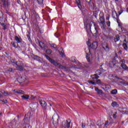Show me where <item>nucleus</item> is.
Returning a JSON list of instances; mask_svg holds the SVG:
<instances>
[{"label":"nucleus","mask_w":128,"mask_h":128,"mask_svg":"<svg viewBox=\"0 0 128 128\" xmlns=\"http://www.w3.org/2000/svg\"><path fill=\"white\" fill-rule=\"evenodd\" d=\"M124 62H126V61L124 60H122L120 61V64H124Z\"/></svg>","instance_id":"nucleus-45"},{"label":"nucleus","mask_w":128,"mask_h":128,"mask_svg":"<svg viewBox=\"0 0 128 128\" xmlns=\"http://www.w3.org/2000/svg\"><path fill=\"white\" fill-rule=\"evenodd\" d=\"M121 66L124 68V70H128V67L126 66V65L124 64H121Z\"/></svg>","instance_id":"nucleus-19"},{"label":"nucleus","mask_w":128,"mask_h":128,"mask_svg":"<svg viewBox=\"0 0 128 128\" xmlns=\"http://www.w3.org/2000/svg\"><path fill=\"white\" fill-rule=\"evenodd\" d=\"M24 128H26V126L24 127ZM28 128H32V126H28Z\"/></svg>","instance_id":"nucleus-53"},{"label":"nucleus","mask_w":128,"mask_h":128,"mask_svg":"<svg viewBox=\"0 0 128 128\" xmlns=\"http://www.w3.org/2000/svg\"><path fill=\"white\" fill-rule=\"evenodd\" d=\"M16 70H22L24 69V68L22 67V65L19 66H16Z\"/></svg>","instance_id":"nucleus-21"},{"label":"nucleus","mask_w":128,"mask_h":128,"mask_svg":"<svg viewBox=\"0 0 128 128\" xmlns=\"http://www.w3.org/2000/svg\"><path fill=\"white\" fill-rule=\"evenodd\" d=\"M98 42L95 41L92 44V48L94 50H96V48H98Z\"/></svg>","instance_id":"nucleus-10"},{"label":"nucleus","mask_w":128,"mask_h":128,"mask_svg":"<svg viewBox=\"0 0 128 128\" xmlns=\"http://www.w3.org/2000/svg\"><path fill=\"white\" fill-rule=\"evenodd\" d=\"M116 114H118V112H115L114 114H113L114 118H116Z\"/></svg>","instance_id":"nucleus-41"},{"label":"nucleus","mask_w":128,"mask_h":128,"mask_svg":"<svg viewBox=\"0 0 128 128\" xmlns=\"http://www.w3.org/2000/svg\"><path fill=\"white\" fill-rule=\"evenodd\" d=\"M2 50V47H0V50Z\"/></svg>","instance_id":"nucleus-55"},{"label":"nucleus","mask_w":128,"mask_h":128,"mask_svg":"<svg viewBox=\"0 0 128 128\" xmlns=\"http://www.w3.org/2000/svg\"><path fill=\"white\" fill-rule=\"evenodd\" d=\"M21 98L22 100H28L30 96H28V94H24L21 96Z\"/></svg>","instance_id":"nucleus-15"},{"label":"nucleus","mask_w":128,"mask_h":128,"mask_svg":"<svg viewBox=\"0 0 128 128\" xmlns=\"http://www.w3.org/2000/svg\"><path fill=\"white\" fill-rule=\"evenodd\" d=\"M104 126H108V120H106L104 124Z\"/></svg>","instance_id":"nucleus-44"},{"label":"nucleus","mask_w":128,"mask_h":128,"mask_svg":"<svg viewBox=\"0 0 128 128\" xmlns=\"http://www.w3.org/2000/svg\"><path fill=\"white\" fill-rule=\"evenodd\" d=\"M12 92H14L15 94H24V92L22 90H12Z\"/></svg>","instance_id":"nucleus-8"},{"label":"nucleus","mask_w":128,"mask_h":128,"mask_svg":"<svg viewBox=\"0 0 128 128\" xmlns=\"http://www.w3.org/2000/svg\"><path fill=\"white\" fill-rule=\"evenodd\" d=\"M24 64H22V62L18 60V62H16V64H13V66H23Z\"/></svg>","instance_id":"nucleus-14"},{"label":"nucleus","mask_w":128,"mask_h":128,"mask_svg":"<svg viewBox=\"0 0 128 128\" xmlns=\"http://www.w3.org/2000/svg\"><path fill=\"white\" fill-rule=\"evenodd\" d=\"M96 74L92 75L91 78H92V80H96Z\"/></svg>","instance_id":"nucleus-42"},{"label":"nucleus","mask_w":128,"mask_h":128,"mask_svg":"<svg viewBox=\"0 0 128 128\" xmlns=\"http://www.w3.org/2000/svg\"><path fill=\"white\" fill-rule=\"evenodd\" d=\"M100 24H102V26H104V24H106L104 18V17L102 16L100 17Z\"/></svg>","instance_id":"nucleus-9"},{"label":"nucleus","mask_w":128,"mask_h":128,"mask_svg":"<svg viewBox=\"0 0 128 128\" xmlns=\"http://www.w3.org/2000/svg\"><path fill=\"white\" fill-rule=\"evenodd\" d=\"M102 46L104 50H108V44H103L102 45Z\"/></svg>","instance_id":"nucleus-18"},{"label":"nucleus","mask_w":128,"mask_h":128,"mask_svg":"<svg viewBox=\"0 0 128 128\" xmlns=\"http://www.w3.org/2000/svg\"><path fill=\"white\" fill-rule=\"evenodd\" d=\"M40 104L42 106V108H43L44 110H46V103L44 100L40 102Z\"/></svg>","instance_id":"nucleus-7"},{"label":"nucleus","mask_w":128,"mask_h":128,"mask_svg":"<svg viewBox=\"0 0 128 128\" xmlns=\"http://www.w3.org/2000/svg\"><path fill=\"white\" fill-rule=\"evenodd\" d=\"M87 2L89 3V8L90 10H96V6L92 2H90V0H86Z\"/></svg>","instance_id":"nucleus-6"},{"label":"nucleus","mask_w":128,"mask_h":128,"mask_svg":"<svg viewBox=\"0 0 128 128\" xmlns=\"http://www.w3.org/2000/svg\"><path fill=\"white\" fill-rule=\"evenodd\" d=\"M60 54L62 56V58H64L66 56V54H64V50L60 51L59 52Z\"/></svg>","instance_id":"nucleus-25"},{"label":"nucleus","mask_w":128,"mask_h":128,"mask_svg":"<svg viewBox=\"0 0 128 128\" xmlns=\"http://www.w3.org/2000/svg\"><path fill=\"white\" fill-rule=\"evenodd\" d=\"M0 92H1V94H2V96H6V92L4 90H1L0 91Z\"/></svg>","instance_id":"nucleus-28"},{"label":"nucleus","mask_w":128,"mask_h":128,"mask_svg":"<svg viewBox=\"0 0 128 128\" xmlns=\"http://www.w3.org/2000/svg\"><path fill=\"white\" fill-rule=\"evenodd\" d=\"M119 53L122 54V50H119Z\"/></svg>","instance_id":"nucleus-56"},{"label":"nucleus","mask_w":128,"mask_h":128,"mask_svg":"<svg viewBox=\"0 0 128 128\" xmlns=\"http://www.w3.org/2000/svg\"><path fill=\"white\" fill-rule=\"evenodd\" d=\"M0 18H4V13L0 11Z\"/></svg>","instance_id":"nucleus-32"},{"label":"nucleus","mask_w":128,"mask_h":128,"mask_svg":"<svg viewBox=\"0 0 128 128\" xmlns=\"http://www.w3.org/2000/svg\"><path fill=\"white\" fill-rule=\"evenodd\" d=\"M114 40L115 42H118L120 40V36L116 35L114 37Z\"/></svg>","instance_id":"nucleus-20"},{"label":"nucleus","mask_w":128,"mask_h":128,"mask_svg":"<svg viewBox=\"0 0 128 128\" xmlns=\"http://www.w3.org/2000/svg\"><path fill=\"white\" fill-rule=\"evenodd\" d=\"M127 10H128V8H127Z\"/></svg>","instance_id":"nucleus-63"},{"label":"nucleus","mask_w":128,"mask_h":128,"mask_svg":"<svg viewBox=\"0 0 128 128\" xmlns=\"http://www.w3.org/2000/svg\"><path fill=\"white\" fill-rule=\"evenodd\" d=\"M124 48L126 50H128V45L126 43H124L122 44Z\"/></svg>","instance_id":"nucleus-29"},{"label":"nucleus","mask_w":128,"mask_h":128,"mask_svg":"<svg viewBox=\"0 0 128 128\" xmlns=\"http://www.w3.org/2000/svg\"><path fill=\"white\" fill-rule=\"evenodd\" d=\"M100 78V76L96 74V79L95 80H98V78Z\"/></svg>","instance_id":"nucleus-52"},{"label":"nucleus","mask_w":128,"mask_h":128,"mask_svg":"<svg viewBox=\"0 0 128 128\" xmlns=\"http://www.w3.org/2000/svg\"><path fill=\"white\" fill-rule=\"evenodd\" d=\"M35 98L36 97L33 96H32L31 97H30V98H31V100H34Z\"/></svg>","instance_id":"nucleus-51"},{"label":"nucleus","mask_w":128,"mask_h":128,"mask_svg":"<svg viewBox=\"0 0 128 128\" xmlns=\"http://www.w3.org/2000/svg\"><path fill=\"white\" fill-rule=\"evenodd\" d=\"M38 108V104H37V103H36V104H32L30 105V108H34H34Z\"/></svg>","instance_id":"nucleus-22"},{"label":"nucleus","mask_w":128,"mask_h":128,"mask_svg":"<svg viewBox=\"0 0 128 128\" xmlns=\"http://www.w3.org/2000/svg\"><path fill=\"white\" fill-rule=\"evenodd\" d=\"M62 126L63 128H70V119H68L66 121L62 122Z\"/></svg>","instance_id":"nucleus-4"},{"label":"nucleus","mask_w":128,"mask_h":128,"mask_svg":"<svg viewBox=\"0 0 128 128\" xmlns=\"http://www.w3.org/2000/svg\"><path fill=\"white\" fill-rule=\"evenodd\" d=\"M112 94H118V90H114L110 92Z\"/></svg>","instance_id":"nucleus-26"},{"label":"nucleus","mask_w":128,"mask_h":128,"mask_svg":"<svg viewBox=\"0 0 128 128\" xmlns=\"http://www.w3.org/2000/svg\"><path fill=\"white\" fill-rule=\"evenodd\" d=\"M2 102H4V104H6L8 102V100H2Z\"/></svg>","instance_id":"nucleus-49"},{"label":"nucleus","mask_w":128,"mask_h":128,"mask_svg":"<svg viewBox=\"0 0 128 128\" xmlns=\"http://www.w3.org/2000/svg\"><path fill=\"white\" fill-rule=\"evenodd\" d=\"M14 40L16 42H17L18 44H20V42H22V38H18V36H14Z\"/></svg>","instance_id":"nucleus-11"},{"label":"nucleus","mask_w":128,"mask_h":128,"mask_svg":"<svg viewBox=\"0 0 128 128\" xmlns=\"http://www.w3.org/2000/svg\"><path fill=\"white\" fill-rule=\"evenodd\" d=\"M51 46L52 48H56V45L54 44H51Z\"/></svg>","instance_id":"nucleus-40"},{"label":"nucleus","mask_w":128,"mask_h":128,"mask_svg":"<svg viewBox=\"0 0 128 128\" xmlns=\"http://www.w3.org/2000/svg\"><path fill=\"white\" fill-rule=\"evenodd\" d=\"M46 60H49V62H50V60H52V59H51L50 58V56H48L46 55Z\"/></svg>","instance_id":"nucleus-34"},{"label":"nucleus","mask_w":128,"mask_h":128,"mask_svg":"<svg viewBox=\"0 0 128 128\" xmlns=\"http://www.w3.org/2000/svg\"><path fill=\"white\" fill-rule=\"evenodd\" d=\"M96 84H100V80H97Z\"/></svg>","instance_id":"nucleus-46"},{"label":"nucleus","mask_w":128,"mask_h":128,"mask_svg":"<svg viewBox=\"0 0 128 128\" xmlns=\"http://www.w3.org/2000/svg\"><path fill=\"white\" fill-rule=\"evenodd\" d=\"M39 46L41 48H44V44L42 42H39Z\"/></svg>","instance_id":"nucleus-24"},{"label":"nucleus","mask_w":128,"mask_h":128,"mask_svg":"<svg viewBox=\"0 0 128 128\" xmlns=\"http://www.w3.org/2000/svg\"><path fill=\"white\" fill-rule=\"evenodd\" d=\"M106 24L108 26H110V21H107V22H106Z\"/></svg>","instance_id":"nucleus-38"},{"label":"nucleus","mask_w":128,"mask_h":128,"mask_svg":"<svg viewBox=\"0 0 128 128\" xmlns=\"http://www.w3.org/2000/svg\"><path fill=\"white\" fill-rule=\"evenodd\" d=\"M96 11H94V14H96Z\"/></svg>","instance_id":"nucleus-60"},{"label":"nucleus","mask_w":128,"mask_h":128,"mask_svg":"<svg viewBox=\"0 0 128 128\" xmlns=\"http://www.w3.org/2000/svg\"><path fill=\"white\" fill-rule=\"evenodd\" d=\"M2 98V94L0 93V98Z\"/></svg>","instance_id":"nucleus-54"},{"label":"nucleus","mask_w":128,"mask_h":128,"mask_svg":"<svg viewBox=\"0 0 128 128\" xmlns=\"http://www.w3.org/2000/svg\"><path fill=\"white\" fill-rule=\"evenodd\" d=\"M0 34H1V36H0V38H2V32H0Z\"/></svg>","instance_id":"nucleus-57"},{"label":"nucleus","mask_w":128,"mask_h":128,"mask_svg":"<svg viewBox=\"0 0 128 128\" xmlns=\"http://www.w3.org/2000/svg\"><path fill=\"white\" fill-rule=\"evenodd\" d=\"M52 50H46V54H52Z\"/></svg>","instance_id":"nucleus-33"},{"label":"nucleus","mask_w":128,"mask_h":128,"mask_svg":"<svg viewBox=\"0 0 128 128\" xmlns=\"http://www.w3.org/2000/svg\"><path fill=\"white\" fill-rule=\"evenodd\" d=\"M116 104H117V103H116V102H113L112 104V106H114V107L116 106Z\"/></svg>","instance_id":"nucleus-36"},{"label":"nucleus","mask_w":128,"mask_h":128,"mask_svg":"<svg viewBox=\"0 0 128 128\" xmlns=\"http://www.w3.org/2000/svg\"><path fill=\"white\" fill-rule=\"evenodd\" d=\"M11 44L12 46H14V48H20V46H18V44H16V43L14 42H11Z\"/></svg>","instance_id":"nucleus-13"},{"label":"nucleus","mask_w":128,"mask_h":128,"mask_svg":"<svg viewBox=\"0 0 128 128\" xmlns=\"http://www.w3.org/2000/svg\"><path fill=\"white\" fill-rule=\"evenodd\" d=\"M28 40H30V38H28Z\"/></svg>","instance_id":"nucleus-61"},{"label":"nucleus","mask_w":128,"mask_h":128,"mask_svg":"<svg viewBox=\"0 0 128 128\" xmlns=\"http://www.w3.org/2000/svg\"><path fill=\"white\" fill-rule=\"evenodd\" d=\"M86 30L88 34H92L94 36H96V34H98V27L96 26V24L94 22H90V24H87L86 26Z\"/></svg>","instance_id":"nucleus-1"},{"label":"nucleus","mask_w":128,"mask_h":128,"mask_svg":"<svg viewBox=\"0 0 128 128\" xmlns=\"http://www.w3.org/2000/svg\"><path fill=\"white\" fill-rule=\"evenodd\" d=\"M106 20H110V15L109 14L107 15Z\"/></svg>","instance_id":"nucleus-47"},{"label":"nucleus","mask_w":128,"mask_h":128,"mask_svg":"<svg viewBox=\"0 0 128 128\" xmlns=\"http://www.w3.org/2000/svg\"><path fill=\"white\" fill-rule=\"evenodd\" d=\"M37 2L38 4H40V6H43L42 2H44V0H37Z\"/></svg>","instance_id":"nucleus-27"},{"label":"nucleus","mask_w":128,"mask_h":128,"mask_svg":"<svg viewBox=\"0 0 128 128\" xmlns=\"http://www.w3.org/2000/svg\"><path fill=\"white\" fill-rule=\"evenodd\" d=\"M52 118L53 120L52 124L54 126H56L58 124V114H54Z\"/></svg>","instance_id":"nucleus-3"},{"label":"nucleus","mask_w":128,"mask_h":128,"mask_svg":"<svg viewBox=\"0 0 128 128\" xmlns=\"http://www.w3.org/2000/svg\"><path fill=\"white\" fill-rule=\"evenodd\" d=\"M2 113L0 112V116H2Z\"/></svg>","instance_id":"nucleus-58"},{"label":"nucleus","mask_w":128,"mask_h":128,"mask_svg":"<svg viewBox=\"0 0 128 128\" xmlns=\"http://www.w3.org/2000/svg\"><path fill=\"white\" fill-rule=\"evenodd\" d=\"M76 2L78 6V7L80 8V10H82V6L80 4V0H76Z\"/></svg>","instance_id":"nucleus-16"},{"label":"nucleus","mask_w":128,"mask_h":128,"mask_svg":"<svg viewBox=\"0 0 128 128\" xmlns=\"http://www.w3.org/2000/svg\"><path fill=\"white\" fill-rule=\"evenodd\" d=\"M12 94H13L11 92H6V95L5 96H12Z\"/></svg>","instance_id":"nucleus-30"},{"label":"nucleus","mask_w":128,"mask_h":128,"mask_svg":"<svg viewBox=\"0 0 128 128\" xmlns=\"http://www.w3.org/2000/svg\"><path fill=\"white\" fill-rule=\"evenodd\" d=\"M94 88H95V90H96V92H97L98 94H102V90H100L98 89V87L95 86Z\"/></svg>","instance_id":"nucleus-12"},{"label":"nucleus","mask_w":128,"mask_h":128,"mask_svg":"<svg viewBox=\"0 0 128 128\" xmlns=\"http://www.w3.org/2000/svg\"><path fill=\"white\" fill-rule=\"evenodd\" d=\"M18 126H20V122L16 121L15 122V126H16V128H18Z\"/></svg>","instance_id":"nucleus-31"},{"label":"nucleus","mask_w":128,"mask_h":128,"mask_svg":"<svg viewBox=\"0 0 128 128\" xmlns=\"http://www.w3.org/2000/svg\"><path fill=\"white\" fill-rule=\"evenodd\" d=\"M90 126H96V124H94V122H91Z\"/></svg>","instance_id":"nucleus-37"},{"label":"nucleus","mask_w":128,"mask_h":128,"mask_svg":"<svg viewBox=\"0 0 128 128\" xmlns=\"http://www.w3.org/2000/svg\"><path fill=\"white\" fill-rule=\"evenodd\" d=\"M72 60H72V62H76V58H72Z\"/></svg>","instance_id":"nucleus-50"},{"label":"nucleus","mask_w":128,"mask_h":128,"mask_svg":"<svg viewBox=\"0 0 128 128\" xmlns=\"http://www.w3.org/2000/svg\"><path fill=\"white\" fill-rule=\"evenodd\" d=\"M115 2H118V0H114Z\"/></svg>","instance_id":"nucleus-59"},{"label":"nucleus","mask_w":128,"mask_h":128,"mask_svg":"<svg viewBox=\"0 0 128 128\" xmlns=\"http://www.w3.org/2000/svg\"><path fill=\"white\" fill-rule=\"evenodd\" d=\"M120 112H121L122 114H128V112H126V110H124V111L122 110V111H120Z\"/></svg>","instance_id":"nucleus-43"},{"label":"nucleus","mask_w":128,"mask_h":128,"mask_svg":"<svg viewBox=\"0 0 128 128\" xmlns=\"http://www.w3.org/2000/svg\"><path fill=\"white\" fill-rule=\"evenodd\" d=\"M3 2V6L4 8H6L8 6V2H6V0H1Z\"/></svg>","instance_id":"nucleus-17"},{"label":"nucleus","mask_w":128,"mask_h":128,"mask_svg":"<svg viewBox=\"0 0 128 128\" xmlns=\"http://www.w3.org/2000/svg\"><path fill=\"white\" fill-rule=\"evenodd\" d=\"M50 62H51V64H52L54 66H58L59 68H62V70H64V68H66V66H62V64L56 62V61H55L52 59V60H50Z\"/></svg>","instance_id":"nucleus-5"},{"label":"nucleus","mask_w":128,"mask_h":128,"mask_svg":"<svg viewBox=\"0 0 128 128\" xmlns=\"http://www.w3.org/2000/svg\"><path fill=\"white\" fill-rule=\"evenodd\" d=\"M82 128H84L86 127V124H84V123H82Z\"/></svg>","instance_id":"nucleus-48"},{"label":"nucleus","mask_w":128,"mask_h":128,"mask_svg":"<svg viewBox=\"0 0 128 128\" xmlns=\"http://www.w3.org/2000/svg\"><path fill=\"white\" fill-rule=\"evenodd\" d=\"M50 106H52V104H50Z\"/></svg>","instance_id":"nucleus-62"},{"label":"nucleus","mask_w":128,"mask_h":128,"mask_svg":"<svg viewBox=\"0 0 128 128\" xmlns=\"http://www.w3.org/2000/svg\"><path fill=\"white\" fill-rule=\"evenodd\" d=\"M2 26H3L4 30H6V24H2Z\"/></svg>","instance_id":"nucleus-39"},{"label":"nucleus","mask_w":128,"mask_h":128,"mask_svg":"<svg viewBox=\"0 0 128 128\" xmlns=\"http://www.w3.org/2000/svg\"><path fill=\"white\" fill-rule=\"evenodd\" d=\"M102 72H104V70L102 69H100V70H98L96 71V72L100 76V75L102 74Z\"/></svg>","instance_id":"nucleus-23"},{"label":"nucleus","mask_w":128,"mask_h":128,"mask_svg":"<svg viewBox=\"0 0 128 128\" xmlns=\"http://www.w3.org/2000/svg\"><path fill=\"white\" fill-rule=\"evenodd\" d=\"M126 84H128L127 83Z\"/></svg>","instance_id":"nucleus-64"},{"label":"nucleus","mask_w":128,"mask_h":128,"mask_svg":"<svg viewBox=\"0 0 128 128\" xmlns=\"http://www.w3.org/2000/svg\"><path fill=\"white\" fill-rule=\"evenodd\" d=\"M88 82L89 84H94V86H96V82H92V81H90V80H88Z\"/></svg>","instance_id":"nucleus-35"},{"label":"nucleus","mask_w":128,"mask_h":128,"mask_svg":"<svg viewBox=\"0 0 128 128\" xmlns=\"http://www.w3.org/2000/svg\"><path fill=\"white\" fill-rule=\"evenodd\" d=\"M86 60L88 62H92V54H90V48H87L86 50Z\"/></svg>","instance_id":"nucleus-2"}]
</instances>
